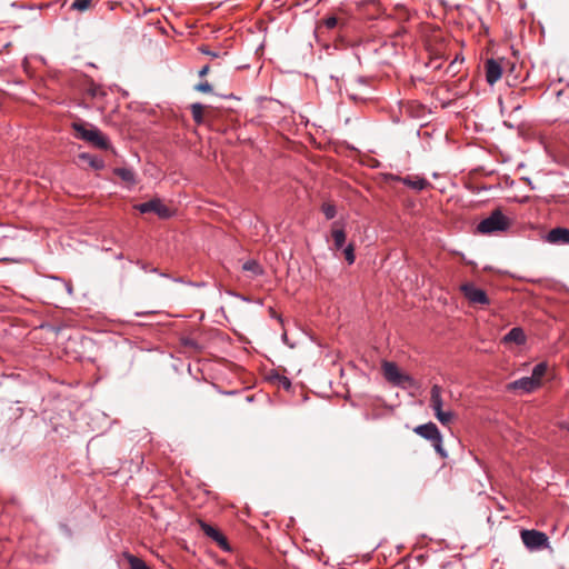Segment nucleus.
<instances>
[{
  "label": "nucleus",
  "instance_id": "1",
  "mask_svg": "<svg viewBox=\"0 0 569 569\" xmlns=\"http://www.w3.org/2000/svg\"><path fill=\"white\" fill-rule=\"evenodd\" d=\"M71 129L74 131V137L77 139L83 140L94 148L100 150H108L111 148L109 138L90 123L77 120L71 123Z\"/></svg>",
  "mask_w": 569,
  "mask_h": 569
},
{
  "label": "nucleus",
  "instance_id": "18",
  "mask_svg": "<svg viewBox=\"0 0 569 569\" xmlns=\"http://www.w3.org/2000/svg\"><path fill=\"white\" fill-rule=\"evenodd\" d=\"M113 173L119 177L122 181L129 183V184H134L137 181H136V173L133 172L132 169L130 168H114L113 169Z\"/></svg>",
  "mask_w": 569,
  "mask_h": 569
},
{
  "label": "nucleus",
  "instance_id": "25",
  "mask_svg": "<svg viewBox=\"0 0 569 569\" xmlns=\"http://www.w3.org/2000/svg\"><path fill=\"white\" fill-rule=\"evenodd\" d=\"M321 211L325 214L326 219L331 220L337 214L336 206L331 202H325L321 206Z\"/></svg>",
  "mask_w": 569,
  "mask_h": 569
},
{
  "label": "nucleus",
  "instance_id": "2",
  "mask_svg": "<svg viewBox=\"0 0 569 569\" xmlns=\"http://www.w3.org/2000/svg\"><path fill=\"white\" fill-rule=\"evenodd\" d=\"M510 226L511 220L503 214L500 208H497L478 223L477 231L481 234H491L495 232L506 231Z\"/></svg>",
  "mask_w": 569,
  "mask_h": 569
},
{
  "label": "nucleus",
  "instance_id": "13",
  "mask_svg": "<svg viewBox=\"0 0 569 569\" xmlns=\"http://www.w3.org/2000/svg\"><path fill=\"white\" fill-rule=\"evenodd\" d=\"M180 346L183 348L186 353L198 355L203 350V346L192 337L186 336L180 338Z\"/></svg>",
  "mask_w": 569,
  "mask_h": 569
},
{
  "label": "nucleus",
  "instance_id": "33",
  "mask_svg": "<svg viewBox=\"0 0 569 569\" xmlns=\"http://www.w3.org/2000/svg\"><path fill=\"white\" fill-rule=\"evenodd\" d=\"M502 64L506 66V70L503 72L507 73V77H509L511 73L516 70V63L510 62L509 60L502 59Z\"/></svg>",
  "mask_w": 569,
  "mask_h": 569
},
{
  "label": "nucleus",
  "instance_id": "22",
  "mask_svg": "<svg viewBox=\"0 0 569 569\" xmlns=\"http://www.w3.org/2000/svg\"><path fill=\"white\" fill-rule=\"evenodd\" d=\"M270 381H272L273 383H277L279 387L283 388L286 391H290L292 388L291 380L288 377L280 375L278 372L270 376Z\"/></svg>",
  "mask_w": 569,
  "mask_h": 569
},
{
  "label": "nucleus",
  "instance_id": "14",
  "mask_svg": "<svg viewBox=\"0 0 569 569\" xmlns=\"http://www.w3.org/2000/svg\"><path fill=\"white\" fill-rule=\"evenodd\" d=\"M526 335L522 328L515 327L512 328L502 339L503 342L509 343L513 342L517 346H522L526 343Z\"/></svg>",
  "mask_w": 569,
  "mask_h": 569
},
{
  "label": "nucleus",
  "instance_id": "5",
  "mask_svg": "<svg viewBox=\"0 0 569 569\" xmlns=\"http://www.w3.org/2000/svg\"><path fill=\"white\" fill-rule=\"evenodd\" d=\"M521 540L530 551L542 550L550 547L549 537L536 529H522L520 532Z\"/></svg>",
  "mask_w": 569,
  "mask_h": 569
},
{
  "label": "nucleus",
  "instance_id": "35",
  "mask_svg": "<svg viewBox=\"0 0 569 569\" xmlns=\"http://www.w3.org/2000/svg\"><path fill=\"white\" fill-rule=\"evenodd\" d=\"M560 428H561V429H566V430H568V431H569V420H568V421H563V422H561V423H560Z\"/></svg>",
  "mask_w": 569,
  "mask_h": 569
},
{
  "label": "nucleus",
  "instance_id": "36",
  "mask_svg": "<svg viewBox=\"0 0 569 569\" xmlns=\"http://www.w3.org/2000/svg\"><path fill=\"white\" fill-rule=\"evenodd\" d=\"M526 91H527V88H521V89H520L519 91H517V92H516V91H512V92H511V94L520 96V94H522V93H523V92H526Z\"/></svg>",
  "mask_w": 569,
  "mask_h": 569
},
{
  "label": "nucleus",
  "instance_id": "20",
  "mask_svg": "<svg viewBox=\"0 0 569 569\" xmlns=\"http://www.w3.org/2000/svg\"><path fill=\"white\" fill-rule=\"evenodd\" d=\"M86 94L92 99L104 98L107 96V91L101 84L91 81L86 88Z\"/></svg>",
  "mask_w": 569,
  "mask_h": 569
},
{
  "label": "nucleus",
  "instance_id": "19",
  "mask_svg": "<svg viewBox=\"0 0 569 569\" xmlns=\"http://www.w3.org/2000/svg\"><path fill=\"white\" fill-rule=\"evenodd\" d=\"M123 558L128 561L130 569H151L142 558L130 552H124Z\"/></svg>",
  "mask_w": 569,
  "mask_h": 569
},
{
  "label": "nucleus",
  "instance_id": "28",
  "mask_svg": "<svg viewBox=\"0 0 569 569\" xmlns=\"http://www.w3.org/2000/svg\"><path fill=\"white\" fill-rule=\"evenodd\" d=\"M462 61H463V58H461L459 61V58L456 57V59L449 63V66L447 68V72L450 73L451 77H455L456 74H458L460 72L459 66L462 63Z\"/></svg>",
  "mask_w": 569,
  "mask_h": 569
},
{
  "label": "nucleus",
  "instance_id": "15",
  "mask_svg": "<svg viewBox=\"0 0 569 569\" xmlns=\"http://www.w3.org/2000/svg\"><path fill=\"white\" fill-rule=\"evenodd\" d=\"M331 237L333 240V247L336 250H340L343 248L346 243V231L342 227H339L338 222H333L332 229H331Z\"/></svg>",
  "mask_w": 569,
  "mask_h": 569
},
{
  "label": "nucleus",
  "instance_id": "7",
  "mask_svg": "<svg viewBox=\"0 0 569 569\" xmlns=\"http://www.w3.org/2000/svg\"><path fill=\"white\" fill-rule=\"evenodd\" d=\"M460 291L462 292L463 297L468 300V302L472 306H488L490 305V299L487 295V292L478 288L472 282H466L460 286Z\"/></svg>",
  "mask_w": 569,
  "mask_h": 569
},
{
  "label": "nucleus",
  "instance_id": "17",
  "mask_svg": "<svg viewBox=\"0 0 569 569\" xmlns=\"http://www.w3.org/2000/svg\"><path fill=\"white\" fill-rule=\"evenodd\" d=\"M442 388L439 385H433L430 390V407L433 409V411H438L439 409H442L443 401H442Z\"/></svg>",
  "mask_w": 569,
  "mask_h": 569
},
{
  "label": "nucleus",
  "instance_id": "27",
  "mask_svg": "<svg viewBox=\"0 0 569 569\" xmlns=\"http://www.w3.org/2000/svg\"><path fill=\"white\" fill-rule=\"evenodd\" d=\"M92 0H73L71 9L77 11H86L90 8Z\"/></svg>",
  "mask_w": 569,
  "mask_h": 569
},
{
  "label": "nucleus",
  "instance_id": "16",
  "mask_svg": "<svg viewBox=\"0 0 569 569\" xmlns=\"http://www.w3.org/2000/svg\"><path fill=\"white\" fill-rule=\"evenodd\" d=\"M79 159L88 163V166L94 170H102L106 166L104 160L101 157L94 156L89 152L80 153Z\"/></svg>",
  "mask_w": 569,
  "mask_h": 569
},
{
  "label": "nucleus",
  "instance_id": "38",
  "mask_svg": "<svg viewBox=\"0 0 569 569\" xmlns=\"http://www.w3.org/2000/svg\"><path fill=\"white\" fill-rule=\"evenodd\" d=\"M141 267L143 270H146V271L148 270V267L144 263H142Z\"/></svg>",
  "mask_w": 569,
  "mask_h": 569
},
{
  "label": "nucleus",
  "instance_id": "10",
  "mask_svg": "<svg viewBox=\"0 0 569 569\" xmlns=\"http://www.w3.org/2000/svg\"><path fill=\"white\" fill-rule=\"evenodd\" d=\"M392 180H397L402 182L408 188L421 191L428 188H432V184L423 177L420 176H406V177H399V176H391Z\"/></svg>",
  "mask_w": 569,
  "mask_h": 569
},
{
  "label": "nucleus",
  "instance_id": "9",
  "mask_svg": "<svg viewBox=\"0 0 569 569\" xmlns=\"http://www.w3.org/2000/svg\"><path fill=\"white\" fill-rule=\"evenodd\" d=\"M506 70V66L502 64V59H488L485 62L486 80L489 84H495L502 76Z\"/></svg>",
  "mask_w": 569,
  "mask_h": 569
},
{
  "label": "nucleus",
  "instance_id": "6",
  "mask_svg": "<svg viewBox=\"0 0 569 569\" xmlns=\"http://www.w3.org/2000/svg\"><path fill=\"white\" fill-rule=\"evenodd\" d=\"M140 213L152 212L160 219H169L173 216L174 211L163 203L160 198H152L149 201L139 203L134 207Z\"/></svg>",
  "mask_w": 569,
  "mask_h": 569
},
{
  "label": "nucleus",
  "instance_id": "12",
  "mask_svg": "<svg viewBox=\"0 0 569 569\" xmlns=\"http://www.w3.org/2000/svg\"><path fill=\"white\" fill-rule=\"evenodd\" d=\"M546 241L552 244H569V229L565 227L551 229L546 236Z\"/></svg>",
  "mask_w": 569,
  "mask_h": 569
},
{
  "label": "nucleus",
  "instance_id": "11",
  "mask_svg": "<svg viewBox=\"0 0 569 569\" xmlns=\"http://www.w3.org/2000/svg\"><path fill=\"white\" fill-rule=\"evenodd\" d=\"M541 386V382H537L531 376L522 377L518 380L509 383L508 388L510 390H521L523 393H530L537 390Z\"/></svg>",
  "mask_w": 569,
  "mask_h": 569
},
{
  "label": "nucleus",
  "instance_id": "31",
  "mask_svg": "<svg viewBox=\"0 0 569 569\" xmlns=\"http://www.w3.org/2000/svg\"><path fill=\"white\" fill-rule=\"evenodd\" d=\"M194 89L202 93H211L212 92V86L207 80L198 83L194 87Z\"/></svg>",
  "mask_w": 569,
  "mask_h": 569
},
{
  "label": "nucleus",
  "instance_id": "32",
  "mask_svg": "<svg viewBox=\"0 0 569 569\" xmlns=\"http://www.w3.org/2000/svg\"><path fill=\"white\" fill-rule=\"evenodd\" d=\"M198 50L203 53V54H207L211 58H219L220 57V52L219 51H212L210 50V48L206 44H201L200 47H198Z\"/></svg>",
  "mask_w": 569,
  "mask_h": 569
},
{
  "label": "nucleus",
  "instance_id": "37",
  "mask_svg": "<svg viewBox=\"0 0 569 569\" xmlns=\"http://www.w3.org/2000/svg\"><path fill=\"white\" fill-rule=\"evenodd\" d=\"M567 92H569V89L559 90V91L557 92V97H558V98H560L562 94H565V93H567Z\"/></svg>",
  "mask_w": 569,
  "mask_h": 569
},
{
  "label": "nucleus",
  "instance_id": "4",
  "mask_svg": "<svg viewBox=\"0 0 569 569\" xmlns=\"http://www.w3.org/2000/svg\"><path fill=\"white\" fill-rule=\"evenodd\" d=\"M382 371L386 380L393 386L406 388L412 387L415 383V379L410 375L401 372L395 362L383 361Z\"/></svg>",
  "mask_w": 569,
  "mask_h": 569
},
{
  "label": "nucleus",
  "instance_id": "3",
  "mask_svg": "<svg viewBox=\"0 0 569 569\" xmlns=\"http://www.w3.org/2000/svg\"><path fill=\"white\" fill-rule=\"evenodd\" d=\"M413 432H416L420 437L425 438L426 440H429L431 442L432 447L435 448L436 452L441 458H447L448 455L442 447V436H441L436 423L430 421L428 423L417 426L413 429Z\"/></svg>",
  "mask_w": 569,
  "mask_h": 569
},
{
  "label": "nucleus",
  "instance_id": "23",
  "mask_svg": "<svg viewBox=\"0 0 569 569\" xmlns=\"http://www.w3.org/2000/svg\"><path fill=\"white\" fill-rule=\"evenodd\" d=\"M190 110H191V114H192V119L193 121L197 123V124H201L203 123V111H204V106L201 104L200 102H196V103H192L190 106Z\"/></svg>",
  "mask_w": 569,
  "mask_h": 569
},
{
  "label": "nucleus",
  "instance_id": "30",
  "mask_svg": "<svg viewBox=\"0 0 569 569\" xmlns=\"http://www.w3.org/2000/svg\"><path fill=\"white\" fill-rule=\"evenodd\" d=\"M321 23L328 30H331V29H335L339 22H338V18L336 16H328L322 19Z\"/></svg>",
  "mask_w": 569,
  "mask_h": 569
},
{
  "label": "nucleus",
  "instance_id": "34",
  "mask_svg": "<svg viewBox=\"0 0 569 569\" xmlns=\"http://www.w3.org/2000/svg\"><path fill=\"white\" fill-rule=\"evenodd\" d=\"M209 70H210L209 64L203 66V67L199 70V77H204V76H207V74H208V72H209Z\"/></svg>",
  "mask_w": 569,
  "mask_h": 569
},
{
  "label": "nucleus",
  "instance_id": "29",
  "mask_svg": "<svg viewBox=\"0 0 569 569\" xmlns=\"http://www.w3.org/2000/svg\"><path fill=\"white\" fill-rule=\"evenodd\" d=\"M343 254H345V259L346 261L349 263V264H352L356 260V254H355V246L353 243H349L345 249H343Z\"/></svg>",
  "mask_w": 569,
  "mask_h": 569
},
{
  "label": "nucleus",
  "instance_id": "26",
  "mask_svg": "<svg viewBox=\"0 0 569 569\" xmlns=\"http://www.w3.org/2000/svg\"><path fill=\"white\" fill-rule=\"evenodd\" d=\"M435 416L443 425L449 423L453 418V413L451 411H443L442 409L435 411Z\"/></svg>",
  "mask_w": 569,
  "mask_h": 569
},
{
  "label": "nucleus",
  "instance_id": "8",
  "mask_svg": "<svg viewBox=\"0 0 569 569\" xmlns=\"http://www.w3.org/2000/svg\"><path fill=\"white\" fill-rule=\"evenodd\" d=\"M197 523L199 525L201 531L208 538L214 541L221 550L226 552H230L232 550L227 537L218 528L211 526L202 519H198Z\"/></svg>",
  "mask_w": 569,
  "mask_h": 569
},
{
  "label": "nucleus",
  "instance_id": "24",
  "mask_svg": "<svg viewBox=\"0 0 569 569\" xmlns=\"http://www.w3.org/2000/svg\"><path fill=\"white\" fill-rule=\"evenodd\" d=\"M547 369H548V365H547V362H539V363H537V365L533 367V369H532V373H531V377H532L537 382H541V378L546 375Z\"/></svg>",
  "mask_w": 569,
  "mask_h": 569
},
{
  "label": "nucleus",
  "instance_id": "21",
  "mask_svg": "<svg viewBox=\"0 0 569 569\" xmlns=\"http://www.w3.org/2000/svg\"><path fill=\"white\" fill-rule=\"evenodd\" d=\"M244 271L251 272L253 277H259L264 273L262 266L254 259H249L242 264Z\"/></svg>",
  "mask_w": 569,
  "mask_h": 569
}]
</instances>
